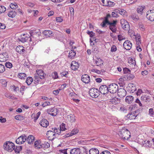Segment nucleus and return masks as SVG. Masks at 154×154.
<instances>
[{
	"mask_svg": "<svg viewBox=\"0 0 154 154\" xmlns=\"http://www.w3.org/2000/svg\"><path fill=\"white\" fill-rule=\"evenodd\" d=\"M87 34L90 35L91 37H93L95 33H94L92 31H88L87 32Z\"/></svg>",
	"mask_w": 154,
	"mask_h": 154,
	"instance_id": "09e8293b",
	"label": "nucleus"
},
{
	"mask_svg": "<svg viewBox=\"0 0 154 154\" xmlns=\"http://www.w3.org/2000/svg\"><path fill=\"white\" fill-rule=\"evenodd\" d=\"M78 63L75 61H72L71 64V68L72 70H75L78 68Z\"/></svg>",
	"mask_w": 154,
	"mask_h": 154,
	"instance_id": "f3484780",
	"label": "nucleus"
},
{
	"mask_svg": "<svg viewBox=\"0 0 154 154\" xmlns=\"http://www.w3.org/2000/svg\"><path fill=\"white\" fill-rule=\"evenodd\" d=\"M123 71L124 73H129L130 72V70L127 68H125L124 69Z\"/></svg>",
	"mask_w": 154,
	"mask_h": 154,
	"instance_id": "864d4df0",
	"label": "nucleus"
},
{
	"mask_svg": "<svg viewBox=\"0 0 154 154\" xmlns=\"http://www.w3.org/2000/svg\"><path fill=\"white\" fill-rule=\"evenodd\" d=\"M126 94V91L124 88H120L118 91V95L119 97L122 98L125 96Z\"/></svg>",
	"mask_w": 154,
	"mask_h": 154,
	"instance_id": "ddd939ff",
	"label": "nucleus"
},
{
	"mask_svg": "<svg viewBox=\"0 0 154 154\" xmlns=\"http://www.w3.org/2000/svg\"><path fill=\"white\" fill-rule=\"evenodd\" d=\"M109 102L113 104H117L120 102V99L116 97H114L112 99H110Z\"/></svg>",
	"mask_w": 154,
	"mask_h": 154,
	"instance_id": "5701e85b",
	"label": "nucleus"
},
{
	"mask_svg": "<svg viewBox=\"0 0 154 154\" xmlns=\"http://www.w3.org/2000/svg\"><path fill=\"white\" fill-rule=\"evenodd\" d=\"M146 18L151 21H154V10H150L146 12Z\"/></svg>",
	"mask_w": 154,
	"mask_h": 154,
	"instance_id": "423d86ee",
	"label": "nucleus"
},
{
	"mask_svg": "<svg viewBox=\"0 0 154 154\" xmlns=\"http://www.w3.org/2000/svg\"><path fill=\"white\" fill-rule=\"evenodd\" d=\"M82 81L85 83H88L90 81V76L87 74H85L82 77Z\"/></svg>",
	"mask_w": 154,
	"mask_h": 154,
	"instance_id": "2eb2a0df",
	"label": "nucleus"
},
{
	"mask_svg": "<svg viewBox=\"0 0 154 154\" xmlns=\"http://www.w3.org/2000/svg\"><path fill=\"white\" fill-rule=\"evenodd\" d=\"M110 17V15L109 14H108L105 17L104 20L103 21L102 23L100 24V25L103 27H105L106 26V24H108L110 22H109L108 19L109 17Z\"/></svg>",
	"mask_w": 154,
	"mask_h": 154,
	"instance_id": "f8f14e48",
	"label": "nucleus"
},
{
	"mask_svg": "<svg viewBox=\"0 0 154 154\" xmlns=\"http://www.w3.org/2000/svg\"><path fill=\"white\" fill-rule=\"evenodd\" d=\"M50 103L49 102H44L42 105V106L43 107H45L46 106L49 105Z\"/></svg>",
	"mask_w": 154,
	"mask_h": 154,
	"instance_id": "69168bd1",
	"label": "nucleus"
},
{
	"mask_svg": "<svg viewBox=\"0 0 154 154\" xmlns=\"http://www.w3.org/2000/svg\"><path fill=\"white\" fill-rule=\"evenodd\" d=\"M136 113L135 112H133L129 113L126 116V117L130 119H135L137 115V114H136Z\"/></svg>",
	"mask_w": 154,
	"mask_h": 154,
	"instance_id": "dca6fc26",
	"label": "nucleus"
},
{
	"mask_svg": "<svg viewBox=\"0 0 154 154\" xmlns=\"http://www.w3.org/2000/svg\"><path fill=\"white\" fill-rule=\"evenodd\" d=\"M5 70L4 66L2 64H0V73H2Z\"/></svg>",
	"mask_w": 154,
	"mask_h": 154,
	"instance_id": "a18cd8bd",
	"label": "nucleus"
},
{
	"mask_svg": "<svg viewBox=\"0 0 154 154\" xmlns=\"http://www.w3.org/2000/svg\"><path fill=\"white\" fill-rule=\"evenodd\" d=\"M124 48L127 50H130L131 48L132 44L128 40L126 41L123 44Z\"/></svg>",
	"mask_w": 154,
	"mask_h": 154,
	"instance_id": "4468645a",
	"label": "nucleus"
},
{
	"mask_svg": "<svg viewBox=\"0 0 154 154\" xmlns=\"http://www.w3.org/2000/svg\"><path fill=\"white\" fill-rule=\"evenodd\" d=\"M76 54V52H69V57L72 58V57H74Z\"/></svg>",
	"mask_w": 154,
	"mask_h": 154,
	"instance_id": "3c124183",
	"label": "nucleus"
},
{
	"mask_svg": "<svg viewBox=\"0 0 154 154\" xmlns=\"http://www.w3.org/2000/svg\"><path fill=\"white\" fill-rule=\"evenodd\" d=\"M28 39V37L25 34H23L21 35V38H19V41L22 42H26Z\"/></svg>",
	"mask_w": 154,
	"mask_h": 154,
	"instance_id": "cd10ccee",
	"label": "nucleus"
},
{
	"mask_svg": "<svg viewBox=\"0 0 154 154\" xmlns=\"http://www.w3.org/2000/svg\"><path fill=\"white\" fill-rule=\"evenodd\" d=\"M81 152L79 148H74L71 150L70 154H80Z\"/></svg>",
	"mask_w": 154,
	"mask_h": 154,
	"instance_id": "4be33fe9",
	"label": "nucleus"
},
{
	"mask_svg": "<svg viewBox=\"0 0 154 154\" xmlns=\"http://www.w3.org/2000/svg\"><path fill=\"white\" fill-rule=\"evenodd\" d=\"M128 63L131 64H135V60H134L132 58H131L128 61Z\"/></svg>",
	"mask_w": 154,
	"mask_h": 154,
	"instance_id": "603ef678",
	"label": "nucleus"
},
{
	"mask_svg": "<svg viewBox=\"0 0 154 154\" xmlns=\"http://www.w3.org/2000/svg\"><path fill=\"white\" fill-rule=\"evenodd\" d=\"M5 66L8 68H11L12 66V63L10 62H6L5 63Z\"/></svg>",
	"mask_w": 154,
	"mask_h": 154,
	"instance_id": "de8ad7c7",
	"label": "nucleus"
},
{
	"mask_svg": "<svg viewBox=\"0 0 154 154\" xmlns=\"http://www.w3.org/2000/svg\"><path fill=\"white\" fill-rule=\"evenodd\" d=\"M109 88L105 85L100 86L99 88V92L101 94H105L108 92Z\"/></svg>",
	"mask_w": 154,
	"mask_h": 154,
	"instance_id": "1a4fd4ad",
	"label": "nucleus"
},
{
	"mask_svg": "<svg viewBox=\"0 0 154 154\" xmlns=\"http://www.w3.org/2000/svg\"><path fill=\"white\" fill-rule=\"evenodd\" d=\"M51 76L53 78L56 79L58 78L57 73L56 72H54L51 74Z\"/></svg>",
	"mask_w": 154,
	"mask_h": 154,
	"instance_id": "c03bdc74",
	"label": "nucleus"
},
{
	"mask_svg": "<svg viewBox=\"0 0 154 154\" xmlns=\"http://www.w3.org/2000/svg\"><path fill=\"white\" fill-rule=\"evenodd\" d=\"M15 119L17 120H22L24 119V117L20 115H17L14 117Z\"/></svg>",
	"mask_w": 154,
	"mask_h": 154,
	"instance_id": "a19ab883",
	"label": "nucleus"
},
{
	"mask_svg": "<svg viewBox=\"0 0 154 154\" xmlns=\"http://www.w3.org/2000/svg\"><path fill=\"white\" fill-rule=\"evenodd\" d=\"M27 137L23 134L20 136L16 140V143L17 144H20L23 143L26 140Z\"/></svg>",
	"mask_w": 154,
	"mask_h": 154,
	"instance_id": "6e6552de",
	"label": "nucleus"
},
{
	"mask_svg": "<svg viewBox=\"0 0 154 154\" xmlns=\"http://www.w3.org/2000/svg\"><path fill=\"white\" fill-rule=\"evenodd\" d=\"M6 10V8L4 6H0V14L5 12Z\"/></svg>",
	"mask_w": 154,
	"mask_h": 154,
	"instance_id": "37998d69",
	"label": "nucleus"
},
{
	"mask_svg": "<svg viewBox=\"0 0 154 154\" xmlns=\"http://www.w3.org/2000/svg\"><path fill=\"white\" fill-rule=\"evenodd\" d=\"M107 2H108V5L110 7V6H111V7L115 5V4L114 2H111L109 1H107Z\"/></svg>",
	"mask_w": 154,
	"mask_h": 154,
	"instance_id": "0e129e2a",
	"label": "nucleus"
},
{
	"mask_svg": "<svg viewBox=\"0 0 154 154\" xmlns=\"http://www.w3.org/2000/svg\"><path fill=\"white\" fill-rule=\"evenodd\" d=\"M6 28L5 24L2 23H0V29H4Z\"/></svg>",
	"mask_w": 154,
	"mask_h": 154,
	"instance_id": "680f3d73",
	"label": "nucleus"
},
{
	"mask_svg": "<svg viewBox=\"0 0 154 154\" xmlns=\"http://www.w3.org/2000/svg\"><path fill=\"white\" fill-rule=\"evenodd\" d=\"M109 92L112 94L116 93L118 89V86L116 84H112L109 85Z\"/></svg>",
	"mask_w": 154,
	"mask_h": 154,
	"instance_id": "20e7f679",
	"label": "nucleus"
},
{
	"mask_svg": "<svg viewBox=\"0 0 154 154\" xmlns=\"http://www.w3.org/2000/svg\"><path fill=\"white\" fill-rule=\"evenodd\" d=\"M33 82L32 78L30 77H28L26 80V82L28 85H30Z\"/></svg>",
	"mask_w": 154,
	"mask_h": 154,
	"instance_id": "473e14b6",
	"label": "nucleus"
},
{
	"mask_svg": "<svg viewBox=\"0 0 154 154\" xmlns=\"http://www.w3.org/2000/svg\"><path fill=\"white\" fill-rule=\"evenodd\" d=\"M119 135L124 139L128 140L130 137V133L127 129L122 128L120 132Z\"/></svg>",
	"mask_w": 154,
	"mask_h": 154,
	"instance_id": "f257e3e1",
	"label": "nucleus"
},
{
	"mask_svg": "<svg viewBox=\"0 0 154 154\" xmlns=\"http://www.w3.org/2000/svg\"><path fill=\"white\" fill-rule=\"evenodd\" d=\"M4 149L10 152H12L15 147L14 144L11 142H6L3 146Z\"/></svg>",
	"mask_w": 154,
	"mask_h": 154,
	"instance_id": "f03ea898",
	"label": "nucleus"
},
{
	"mask_svg": "<svg viewBox=\"0 0 154 154\" xmlns=\"http://www.w3.org/2000/svg\"><path fill=\"white\" fill-rule=\"evenodd\" d=\"M140 100L142 102H146L148 100L149 98L146 96H142L141 97Z\"/></svg>",
	"mask_w": 154,
	"mask_h": 154,
	"instance_id": "e433bc0d",
	"label": "nucleus"
},
{
	"mask_svg": "<svg viewBox=\"0 0 154 154\" xmlns=\"http://www.w3.org/2000/svg\"><path fill=\"white\" fill-rule=\"evenodd\" d=\"M17 11L15 10H12L10 11L8 14V16L11 18L14 17L17 14Z\"/></svg>",
	"mask_w": 154,
	"mask_h": 154,
	"instance_id": "b1692460",
	"label": "nucleus"
},
{
	"mask_svg": "<svg viewBox=\"0 0 154 154\" xmlns=\"http://www.w3.org/2000/svg\"><path fill=\"white\" fill-rule=\"evenodd\" d=\"M117 48L116 46L113 45L112 46L111 48V51L112 52H115L116 51Z\"/></svg>",
	"mask_w": 154,
	"mask_h": 154,
	"instance_id": "e2e57ef3",
	"label": "nucleus"
},
{
	"mask_svg": "<svg viewBox=\"0 0 154 154\" xmlns=\"http://www.w3.org/2000/svg\"><path fill=\"white\" fill-rule=\"evenodd\" d=\"M41 114V112H38L36 114V117L35 118V119H34V121L35 122L36 121V120L38 119V117H39L40 115Z\"/></svg>",
	"mask_w": 154,
	"mask_h": 154,
	"instance_id": "bf43d9fd",
	"label": "nucleus"
},
{
	"mask_svg": "<svg viewBox=\"0 0 154 154\" xmlns=\"http://www.w3.org/2000/svg\"><path fill=\"white\" fill-rule=\"evenodd\" d=\"M55 134L54 131L49 130L47 132L46 135L48 137L50 140H53L55 138L57 137L56 136Z\"/></svg>",
	"mask_w": 154,
	"mask_h": 154,
	"instance_id": "9d476101",
	"label": "nucleus"
},
{
	"mask_svg": "<svg viewBox=\"0 0 154 154\" xmlns=\"http://www.w3.org/2000/svg\"><path fill=\"white\" fill-rule=\"evenodd\" d=\"M10 7L13 9H16L17 8L18 6L16 3H14V4L11 3L10 5Z\"/></svg>",
	"mask_w": 154,
	"mask_h": 154,
	"instance_id": "58836bf2",
	"label": "nucleus"
},
{
	"mask_svg": "<svg viewBox=\"0 0 154 154\" xmlns=\"http://www.w3.org/2000/svg\"><path fill=\"white\" fill-rule=\"evenodd\" d=\"M18 76L19 78L21 79H25L26 77V74L24 73H19Z\"/></svg>",
	"mask_w": 154,
	"mask_h": 154,
	"instance_id": "f704fd0d",
	"label": "nucleus"
},
{
	"mask_svg": "<svg viewBox=\"0 0 154 154\" xmlns=\"http://www.w3.org/2000/svg\"><path fill=\"white\" fill-rule=\"evenodd\" d=\"M125 76L126 79L128 80L133 79L134 77V75L130 74V73L125 75Z\"/></svg>",
	"mask_w": 154,
	"mask_h": 154,
	"instance_id": "c85d7f7f",
	"label": "nucleus"
},
{
	"mask_svg": "<svg viewBox=\"0 0 154 154\" xmlns=\"http://www.w3.org/2000/svg\"><path fill=\"white\" fill-rule=\"evenodd\" d=\"M120 23L122 28L125 30H128L129 28V25L128 22L124 19L120 20Z\"/></svg>",
	"mask_w": 154,
	"mask_h": 154,
	"instance_id": "0eeeda50",
	"label": "nucleus"
},
{
	"mask_svg": "<svg viewBox=\"0 0 154 154\" xmlns=\"http://www.w3.org/2000/svg\"><path fill=\"white\" fill-rule=\"evenodd\" d=\"M134 98L132 96H127L125 98V101L128 103H130L133 101Z\"/></svg>",
	"mask_w": 154,
	"mask_h": 154,
	"instance_id": "393cba45",
	"label": "nucleus"
},
{
	"mask_svg": "<svg viewBox=\"0 0 154 154\" xmlns=\"http://www.w3.org/2000/svg\"><path fill=\"white\" fill-rule=\"evenodd\" d=\"M117 21L113 20L112 22H110L108 25H109V28L113 32H116L117 31L116 25Z\"/></svg>",
	"mask_w": 154,
	"mask_h": 154,
	"instance_id": "39448f33",
	"label": "nucleus"
},
{
	"mask_svg": "<svg viewBox=\"0 0 154 154\" xmlns=\"http://www.w3.org/2000/svg\"><path fill=\"white\" fill-rule=\"evenodd\" d=\"M36 72L40 79H43L44 78L45 74L44 73L43 71L42 70H36Z\"/></svg>",
	"mask_w": 154,
	"mask_h": 154,
	"instance_id": "aec40b11",
	"label": "nucleus"
},
{
	"mask_svg": "<svg viewBox=\"0 0 154 154\" xmlns=\"http://www.w3.org/2000/svg\"><path fill=\"white\" fill-rule=\"evenodd\" d=\"M52 130L54 131H53L54 133L56 134H55L56 136H57V134H59L58 132H60L61 133V131L59 128L57 129L56 128H54V129L53 128H52Z\"/></svg>",
	"mask_w": 154,
	"mask_h": 154,
	"instance_id": "4c0bfd02",
	"label": "nucleus"
},
{
	"mask_svg": "<svg viewBox=\"0 0 154 154\" xmlns=\"http://www.w3.org/2000/svg\"><path fill=\"white\" fill-rule=\"evenodd\" d=\"M47 112L49 114L53 116H55L57 115V109L54 108H50L48 109L47 111Z\"/></svg>",
	"mask_w": 154,
	"mask_h": 154,
	"instance_id": "9b49d317",
	"label": "nucleus"
},
{
	"mask_svg": "<svg viewBox=\"0 0 154 154\" xmlns=\"http://www.w3.org/2000/svg\"><path fill=\"white\" fill-rule=\"evenodd\" d=\"M118 39L119 41H122V40L125 39V38L121 35H118Z\"/></svg>",
	"mask_w": 154,
	"mask_h": 154,
	"instance_id": "8fccbe9b",
	"label": "nucleus"
},
{
	"mask_svg": "<svg viewBox=\"0 0 154 154\" xmlns=\"http://www.w3.org/2000/svg\"><path fill=\"white\" fill-rule=\"evenodd\" d=\"M8 53L6 52H3L2 54H0V58H1V59L2 58H5V60H6V58H8Z\"/></svg>",
	"mask_w": 154,
	"mask_h": 154,
	"instance_id": "72a5a7b5",
	"label": "nucleus"
},
{
	"mask_svg": "<svg viewBox=\"0 0 154 154\" xmlns=\"http://www.w3.org/2000/svg\"><path fill=\"white\" fill-rule=\"evenodd\" d=\"M60 130L61 131H65L66 130V129L65 127V124L63 123L62 124L60 125Z\"/></svg>",
	"mask_w": 154,
	"mask_h": 154,
	"instance_id": "79ce46f5",
	"label": "nucleus"
},
{
	"mask_svg": "<svg viewBox=\"0 0 154 154\" xmlns=\"http://www.w3.org/2000/svg\"><path fill=\"white\" fill-rule=\"evenodd\" d=\"M95 62L97 66H101V64H103V62L100 58L97 59L95 60Z\"/></svg>",
	"mask_w": 154,
	"mask_h": 154,
	"instance_id": "2f4dec72",
	"label": "nucleus"
},
{
	"mask_svg": "<svg viewBox=\"0 0 154 154\" xmlns=\"http://www.w3.org/2000/svg\"><path fill=\"white\" fill-rule=\"evenodd\" d=\"M35 140V137L32 135H29L28 137L26 138V141H27V142L29 144H31L33 143V142Z\"/></svg>",
	"mask_w": 154,
	"mask_h": 154,
	"instance_id": "412c9836",
	"label": "nucleus"
},
{
	"mask_svg": "<svg viewBox=\"0 0 154 154\" xmlns=\"http://www.w3.org/2000/svg\"><path fill=\"white\" fill-rule=\"evenodd\" d=\"M79 130L77 129H75L72 130L70 135L68 136H66V137H69V136H72L77 133Z\"/></svg>",
	"mask_w": 154,
	"mask_h": 154,
	"instance_id": "c9c22d12",
	"label": "nucleus"
},
{
	"mask_svg": "<svg viewBox=\"0 0 154 154\" xmlns=\"http://www.w3.org/2000/svg\"><path fill=\"white\" fill-rule=\"evenodd\" d=\"M100 154H111V153L109 151L105 150L102 152Z\"/></svg>",
	"mask_w": 154,
	"mask_h": 154,
	"instance_id": "774afa93",
	"label": "nucleus"
},
{
	"mask_svg": "<svg viewBox=\"0 0 154 154\" xmlns=\"http://www.w3.org/2000/svg\"><path fill=\"white\" fill-rule=\"evenodd\" d=\"M40 140L36 141L34 143V146L35 147H37L39 145L40 143Z\"/></svg>",
	"mask_w": 154,
	"mask_h": 154,
	"instance_id": "6e6d98bb",
	"label": "nucleus"
},
{
	"mask_svg": "<svg viewBox=\"0 0 154 154\" xmlns=\"http://www.w3.org/2000/svg\"><path fill=\"white\" fill-rule=\"evenodd\" d=\"M144 8L145 7L144 6H140L138 7L137 9V13L142 14L143 12V10L144 9Z\"/></svg>",
	"mask_w": 154,
	"mask_h": 154,
	"instance_id": "c756f323",
	"label": "nucleus"
},
{
	"mask_svg": "<svg viewBox=\"0 0 154 154\" xmlns=\"http://www.w3.org/2000/svg\"><path fill=\"white\" fill-rule=\"evenodd\" d=\"M68 72L66 71H64L63 72H62L61 73V75L62 76H65V77H67L66 75L67 74H68Z\"/></svg>",
	"mask_w": 154,
	"mask_h": 154,
	"instance_id": "052dcab7",
	"label": "nucleus"
},
{
	"mask_svg": "<svg viewBox=\"0 0 154 154\" xmlns=\"http://www.w3.org/2000/svg\"><path fill=\"white\" fill-rule=\"evenodd\" d=\"M126 13V11L123 9H120V14L121 15H123Z\"/></svg>",
	"mask_w": 154,
	"mask_h": 154,
	"instance_id": "13d9d810",
	"label": "nucleus"
},
{
	"mask_svg": "<svg viewBox=\"0 0 154 154\" xmlns=\"http://www.w3.org/2000/svg\"><path fill=\"white\" fill-rule=\"evenodd\" d=\"M89 94L91 97L96 98L99 96L100 92L96 88H92L90 89L89 91Z\"/></svg>",
	"mask_w": 154,
	"mask_h": 154,
	"instance_id": "7ed1b4c3",
	"label": "nucleus"
},
{
	"mask_svg": "<svg viewBox=\"0 0 154 154\" xmlns=\"http://www.w3.org/2000/svg\"><path fill=\"white\" fill-rule=\"evenodd\" d=\"M91 71L92 72H95L98 74H100V70H97L96 69H92Z\"/></svg>",
	"mask_w": 154,
	"mask_h": 154,
	"instance_id": "338daca9",
	"label": "nucleus"
},
{
	"mask_svg": "<svg viewBox=\"0 0 154 154\" xmlns=\"http://www.w3.org/2000/svg\"><path fill=\"white\" fill-rule=\"evenodd\" d=\"M39 124L41 126L44 127H47L49 125L48 122L45 119H43L41 120Z\"/></svg>",
	"mask_w": 154,
	"mask_h": 154,
	"instance_id": "a211bd4d",
	"label": "nucleus"
},
{
	"mask_svg": "<svg viewBox=\"0 0 154 154\" xmlns=\"http://www.w3.org/2000/svg\"><path fill=\"white\" fill-rule=\"evenodd\" d=\"M152 142V141L151 142L150 141H147L146 140L144 141V143H143V146L145 147H150L152 146V143L151 142Z\"/></svg>",
	"mask_w": 154,
	"mask_h": 154,
	"instance_id": "a878e982",
	"label": "nucleus"
},
{
	"mask_svg": "<svg viewBox=\"0 0 154 154\" xmlns=\"http://www.w3.org/2000/svg\"><path fill=\"white\" fill-rule=\"evenodd\" d=\"M67 118L70 122L73 123L75 121V116L74 115L70 114L67 116Z\"/></svg>",
	"mask_w": 154,
	"mask_h": 154,
	"instance_id": "6ab92c4d",
	"label": "nucleus"
},
{
	"mask_svg": "<svg viewBox=\"0 0 154 154\" xmlns=\"http://www.w3.org/2000/svg\"><path fill=\"white\" fill-rule=\"evenodd\" d=\"M43 34L45 36L49 37L50 35L52 34V32L50 30H45L43 32Z\"/></svg>",
	"mask_w": 154,
	"mask_h": 154,
	"instance_id": "7c9ffc66",
	"label": "nucleus"
},
{
	"mask_svg": "<svg viewBox=\"0 0 154 154\" xmlns=\"http://www.w3.org/2000/svg\"><path fill=\"white\" fill-rule=\"evenodd\" d=\"M43 148H47L50 146V144L48 142H45L43 144H42Z\"/></svg>",
	"mask_w": 154,
	"mask_h": 154,
	"instance_id": "ea45409f",
	"label": "nucleus"
},
{
	"mask_svg": "<svg viewBox=\"0 0 154 154\" xmlns=\"http://www.w3.org/2000/svg\"><path fill=\"white\" fill-rule=\"evenodd\" d=\"M136 44L137 45H140L141 43L140 42V36H138L136 38Z\"/></svg>",
	"mask_w": 154,
	"mask_h": 154,
	"instance_id": "49530a36",
	"label": "nucleus"
},
{
	"mask_svg": "<svg viewBox=\"0 0 154 154\" xmlns=\"http://www.w3.org/2000/svg\"><path fill=\"white\" fill-rule=\"evenodd\" d=\"M22 48V46H19V47L17 46L16 48V51L18 53H21V49Z\"/></svg>",
	"mask_w": 154,
	"mask_h": 154,
	"instance_id": "4d7b16f0",
	"label": "nucleus"
},
{
	"mask_svg": "<svg viewBox=\"0 0 154 154\" xmlns=\"http://www.w3.org/2000/svg\"><path fill=\"white\" fill-rule=\"evenodd\" d=\"M89 154H99V151L98 149L96 148H93L89 150Z\"/></svg>",
	"mask_w": 154,
	"mask_h": 154,
	"instance_id": "bb28decb",
	"label": "nucleus"
},
{
	"mask_svg": "<svg viewBox=\"0 0 154 154\" xmlns=\"http://www.w3.org/2000/svg\"><path fill=\"white\" fill-rule=\"evenodd\" d=\"M131 17L134 20H137L139 19L138 16L136 15H133L131 16Z\"/></svg>",
	"mask_w": 154,
	"mask_h": 154,
	"instance_id": "5fc2aeb1",
	"label": "nucleus"
}]
</instances>
